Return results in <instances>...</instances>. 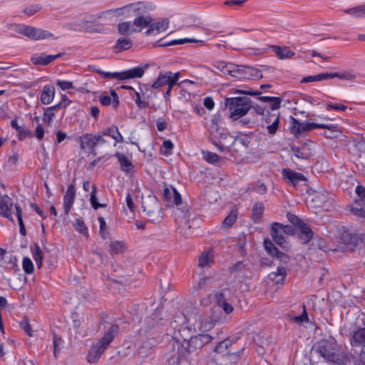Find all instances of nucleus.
I'll use <instances>...</instances> for the list:
<instances>
[{"label":"nucleus","mask_w":365,"mask_h":365,"mask_svg":"<svg viewBox=\"0 0 365 365\" xmlns=\"http://www.w3.org/2000/svg\"><path fill=\"white\" fill-rule=\"evenodd\" d=\"M217 321V317L213 318L207 314L197 312L189 319H187L184 314H180L178 316L175 317L174 322H180L182 325L187 323L190 325L195 331L203 333L212 329Z\"/></svg>","instance_id":"nucleus-1"},{"label":"nucleus","mask_w":365,"mask_h":365,"mask_svg":"<svg viewBox=\"0 0 365 365\" xmlns=\"http://www.w3.org/2000/svg\"><path fill=\"white\" fill-rule=\"evenodd\" d=\"M317 351L327 361L337 364L342 363L345 359L344 353L334 340H321L318 343Z\"/></svg>","instance_id":"nucleus-2"},{"label":"nucleus","mask_w":365,"mask_h":365,"mask_svg":"<svg viewBox=\"0 0 365 365\" xmlns=\"http://www.w3.org/2000/svg\"><path fill=\"white\" fill-rule=\"evenodd\" d=\"M225 104L230 112V118L236 120L245 115L253 107L248 97H235L225 98Z\"/></svg>","instance_id":"nucleus-3"},{"label":"nucleus","mask_w":365,"mask_h":365,"mask_svg":"<svg viewBox=\"0 0 365 365\" xmlns=\"http://www.w3.org/2000/svg\"><path fill=\"white\" fill-rule=\"evenodd\" d=\"M118 331V327L112 324L109 329L104 334L103 336L96 344L93 345L88 352L87 359L89 363H95L100 358L102 353L113 341L114 335Z\"/></svg>","instance_id":"nucleus-4"},{"label":"nucleus","mask_w":365,"mask_h":365,"mask_svg":"<svg viewBox=\"0 0 365 365\" xmlns=\"http://www.w3.org/2000/svg\"><path fill=\"white\" fill-rule=\"evenodd\" d=\"M294 234V229L291 225H284L279 222L271 225L270 235L273 241L284 249H288L287 238L289 235Z\"/></svg>","instance_id":"nucleus-5"},{"label":"nucleus","mask_w":365,"mask_h":365,"mask_svg":"<svg viewBox=\"0 0 365 365\" xmlns=\"http://www.w3.org/2000/svg\"><path fill=\"white\" fill-rule=\"evenodd\" d=\"M93 71L98 73L103 78H114L119 81L141 78L145 70L143 67L138 66L121 72H106L100 68L93 67Z\"/></svg>","instance_id":"nucleus-6"},{"label":"nucleus","mask_w":365,"mask_h":365,"mask_svg":"<svg viewBox=\"0 0 365 365\" xmlns=\"http://www.w3.org/2000/svg\"><path fill=\"white\" fill-rule=\"evenodd\" d=\"M138 3L143 4L144 9L135 13V18L133 21L136 32H140L143 29L147 28L153 21L152 16L148 14L149 11L155 9V6L148 1H140Z\"/></svg>","instance_id":"nucleus-7"},{"label":"nucleus","mask_w":365,"mask_h":365,"mask_svg":"<svg viewBox=\"0 0 365 365\" xmlns=\"http://www.w3.org/2000/svg\"><path fill=\"white\" fill-rule=\"evenodd\" d=\"M15 31L34 41L57 39V37H55L50 31L31 26L19 24L16 26Z\"/></svg>","instance_id":"nucleus-8"},{"label":"nucleus","mask_w":365,"mask_h":365,"mask_svg":"<svg viewBox=\"0 0 365 365\" xmlns=\"http://www.w3.org/2000/svg\"><path fill=\"white\" fill-rule=\"evenodd\" d=\"M314 128H324L331 131L336 130V126L329 124L314 123H300L296 118L291 117V133L295 135H301L303 133L313 130Z\"/></svg>","instance_id":"nucleus-9"},{"label":"nucleus","mask_w":365,"mask_h":365,"mask_svg":"<svg viewBox=\"0 0 365 365\" xmlns=\"http://www.w3.org/2000/svg\"><path fill=\"white\" fill-rule=\"evenodd\" d=\"M175 215L176 222L181 230L190 229L197 225L200 221V218L187 210H184L177 208L175 210Z\"/></svg>","instance_id":"nucleus-10"},{"label":"nucleus","mask_w":365,"mask_h":365,"mask_svg":"<svg viewBox=\"0 0 365 365\" xmlns=\"http://www.w3.org/2000/svg\"><path fill=\"white\" fill-rule=\"evenodd\" d=\"M144 9L143 4L138 1L113 9L115 20L119 18L128 19L135 16V13Z\"/></svg>","instance_id":"nucleus-11"},{"label":"nucleus","mask_w":365,"mask_h":365,"mask_svg":"<svg viewBox=\"0 0 365 365\" xmlns=\"http://www.w3.org/2000/svg\"><path fill=\"white\" fill-rule=\"evenodd\" d=\"M180 78V72L173 73L171 71H167L165 73L160 72L158 78L152 84L151 88L154 89H158L161 87L168 86H174L177 84L178 81Z\"/></svg>","instance_id":"nucleus-12"},{"label":"nucleus","mask_w":365,"mask_h":365,"mask_svg":"<svg viewBox=\"0 0 365 365\" xmlns=\"http://www.w3.org/2000/svg\"><path fill=\"white\" fill-rule=\"evenodd\" d=\"M235 137L227 132L221 133L220 135H213V137L210 138L212 144L221 152L230 148L235 144Z\"/></svg>","instance_id":"nucleus-13"},{"label":"nucleus","mask_w":365,"mask_h":365,"mask_svg":"<svg viewBox=\"0 0 365 365\" xmlns=\"http://www.w3.org/2000/svg\"><path fill=\"white\" fill-rule=\"evenodd\" d=\"M212 339L213 337L210 334H199L192 336L189 340L184 339L183 346L187 349V351L190 353L194 351L192 346L201 347L203 344L209 343Z\"/></svg>","instance_id":"nucleus-14"},{"label":"nucleus","mask_w":365,"mask_h":365,"mask_svg":"<svg viewBox=\"0 0 365 365\" xmlns=\"http://www.w3.org/2000/svg\"><path fill=\"white\" fill-rule=\"evenodd\" d=\"M264 248L267 252L272 255L273 257L278 259L284 265L286 266L290 261V257L288 255L279 251L272 243L269 239H265L264 240Z\"/></svg>","instance_id":"nucleus-15"},{"label":"nucleus","mask_w":365,"mask_h":365,"mask_svg":"<svg viewBox=\"0 0 365 365\" xmlns=\"http://www.w3.org/2000/svg\"><path fill=\"white\" fill-rule=\"evenodd\" d=\"M282 173L286 182L294 187H297L300 182L307 180L306 177L303 174L289 168L283 169Z\"/></svg>","instance_id":"nucleus-16"},{"label":"nucleus","mask_w":365,"mask_h":365,"mask_svg":"<svg viewBox=\"0 0 365 365\" xmlns=\"http://www.w3.org/2000/svg\"><path fill=\"white\" fill-rule=\"evenodd\" d=\"M63 55L64 53H58L55 55H47L46 53H34L31 57V61L34 65L46 66Z\"/></svg>","instance_id":"nucleus-17"},{"label":"nucleus","mask_w":365,"mask_h":365,"mask_svg":"<svg viewBox=\"0 0 365 365\" xmlns=\"http://www.w3.org/2000/svg\"><path fill=\"white\" fill-rule=\"evenodd\" d=\"M237 74L239 76H235V78H262V74L260 71L257 68L246 66H239L238 65V72Z\"/></svg>","instance_id":"nucleus-18"},{"label":"nucleus","mask_w":365,"mask_h":365,"mask_svg":"<svg viewBox=\"0 0 365 365\" xmlns=\"http://www.w3.org/2000/svg\"><path fill=\"white\" fill-rule=\"evenodd\" d=\"M12 206V201L8 196H4L0 198V215L14 222L11 212Z\"/></svg>","instance_id":"nucleus-19"},{"label":"nucleus","mask_w":365,"mask_h":365,"mask_svg":"<svg viewBox=\"0 0 365 365\" xmlns=\"http://www.w3.org/2000/svg\"><path fill=\"white\" fill-rule=\"evenodd\" d=\"M214 67L225 75H230L233 77L239 76L237 74L238 65H235L232 63L219 61L214 65Z\"/></svg>","instance_id":"nucleus-20"},{"label":"nucleus","mask_w":365,"mask_h":365,"mask_svg":"<svg viewBox=\"0 0 365 365\" xmlns=\"http://www.w3.org/2000/svg\"><path fill=\"white\" fill-rule=\"evenodd\" d=\"M287 266L279 265L275 272H272L269 274L271 281L274 282L276 284L283 285L284 279L287 275Z\"/></svg>","instance_id":"nucleus-21"},{"label":"nucleus","mask_w":365,"mask_h":365,"mask_svg":"<svg viewBox=\"0 0 365 365\" xmlns=\"http://www.w3.org/2000/svg\"><path fill=\"white\" fill-rule=\"evenodd\" d=\"M76 189L73 184L70 185L66 190L63 197V209L66 215H68L74 202Z\"/></svg>","instance_id":"nucleus-22"},{"label":"nucleus","mask_w":365,"mask_h":365,"mask_svg":"<svg viewBox=\"0 0 365 365\" xmlns=\"http://www.w3.org/2000/svg\"><path fill=\"white\" fill-rule=\"evenodd\" d=\"M264 121L266 123L269 124L267 126L268 133L269 134H274L279 128V114L268 113L267 115L264 118Z\"/></svg>","instance_id":"nucleus-23"},{"label":"nucleus","mask_w":365,"mask_h":365,"mask_svg":"<svg viewBox=\"0 0 365 365\" xmlns=\"http://www.w3.org/2000/svg\"><path fill=\"white\" fill-rule=\"evenodd\" d=\"M55 96V88L51 85H46L41 94V101L44 105L51 103Z\"/></svg>","instance_id":"nucleus-24"},{"label":"nucleus","mask_w":365,"mask_h":365,"mask_svg":"<svg viewBox=\"0 0 365 365\" xmlns=\"http://www.w3.org/2000/svg\"><path fill=\"white\" fill-rule=\"evenodd\" d=\"M133 46V41L128 36H123L121 38H119L114 46H113V51L115 53H120L123 51H125L131 48Z\"/></svg>","instance_id":"nucleus-25"},{"label":"nucleus","mask_w":365,"mask_h":365,"mask_svg":"<svg viewBox=\"0 0 365 365\" xmlns=\"http://www.w3.org/2000/svg\"><path fill=\"white\" fill-rule=\"evenodd\" d=\"M81 140V148L83 150L91 149L94 150L96 146V135L86 133L80 137Z\"/></svg>","instance_id":"nucleus-26"},{"label":"nucleus","mask_w":365,"mask_h":365,"mask_svg":"<svg viewBox=\"0 0 365 365\" xmlns=\"http://www.w3.org/2000/svg\"><path fill=\"white\" fill-rule=\"evenodd\" d=\"M118 31L123 36H128L133 33H137L131 21H125L120 22L117 26Z\"/></svg>","instance_id":"nucleus-27"},{"label":"nucleus","mask_w":365,"mask_h":365,"mask_svg":"<svg viewBox=\"0 0 365 365\" xmlns=\"http://www.w3.org/2000/svg\"><path fill=\"white\" fill-rule=\"evenodd\" d=\"M103 135H109L114 140V146L116 145L118 143H123V138L122 135L120 133L118 128L117 126L112 125L106 129H105L103 131Z\"/></svg>","instance_id":"nucleus-28"},{"label":"nucleus","mask_w":365,"mask_h":365,"mask_svg":"<svg viewBox=\"0 0 365 365\" xmlns=\"http://www.w3.org/2000/svg\"><path fill=\"white\" fill-rule=\"evenodd\" d=\"M351 212L358 217H365V199L355 201L351 207Z\"/></svg>","instance_id":"nucleus-29"},{"label":"nucleus","mask_w":365,"mask_h":365,"mask_svg":"<svg viewBox=\"0 0 365 365\" xmlns=\"http://www.w3.org/2000/svg\"><path fill=\"white\" fill-rule=\"evenodd\" d=\"M298 229L299 231L298 235L302 243H307L311 240L313 237V233L307 225L303 223Z\"/></svg>","instance_id":"nucleus-30"},{"label":"nucleus","mask_w":365,"mask_h":365,"mask_svg":"<svg viewBox=\"0 0 365 365\" xmlns=\"http://www.w3.org/2000/svg\"><path fill=\"white\" fill-rule=\"evenodd\" d=\"M351 344L353 346H365V328H360L354 333Z\"/></svg>","instance_id":"nucleus-31"},{"label":"nucleus","mask_w":365,"mask_h":365,"mask_svg":"<svg viewBox=\"0 0 365 365\" xmlns=\"http://www.w3.org/2000/svg\"><path fill=\"white\" fill-rule=\"evenodd\" d=\"M272 49L279 59H288L292 58L294 53L288 47L272 46Z\"/></svg>","instance_id":"nucleus-32"},{"label":"nucleus","mask_w":365,"mask_h":365,"mask_svg":"<svg viewBox=\"0 0 365 365\" xmlns=\"http://www.w3.org/2000/svg\"><path fill=\"white\" fill-rule=\"evenodd\" d=\"M111 96H105L99 97L101 103L103 106L113 105V107H117L119 103V98L115 91H112Z\"/></svg>","instance_id":"nucleus-33"},{"label":"nucleus","mask_w":365,"mask_h":365,"mask_svg":"<svg viewBox=\"0 0 365 365\" xmlns=\"http://www.w3.org/2000/svg\"><path fill=\"white\" fill-rule=\"evenodd\" d=\"M115 156L117 157L120 164L122 170L130 173L133 169V165L130 160L124 155L120 153H116Z\"/></svg>","instance_id":"nucleus-34"},{"label":"nucleus","mask_w":365,"mask_h":365,"mask_svg":"<svg viewBox=\"0 0 365 365\" xmlns=\"http://www.w3.org/2000/svg\"><path fill=\"white\" fill-rule=\"evenodd\" d=\"M214 262L212 251L202 252L199 257V266L201 267H210Z\"/></svg>","instance_id":"nucleus-35"},{"label":"nucleus","mask_w":365,"mask_h":365,"mask_svg":"<svg viewBox=\"0 0 365 365\" xmlns=\"http://www.w3.org/2000/svg\"><path fill=\"white\" fill-rule=\"evenodd\" d=\"M93 18L95 19H100L103 22H110L115 20L113 9L98 12L93 16Z\"/></svg>","instance_id":"nucleus-36"},{"label":"nucleus","mask_w":365,"mask_h":365,"mask_svg":"<svg viewBox=\"0 0 365 365\" xmlns=\"http://www.w3.org/2000/svg\"><path fill=\"white\" fill-rule=\"evenodd\" d=\"M185 43H200L201 45H203L204 41L197 40L195 38H185L173 40V41H170L168 42H165L164 43L160 44L159 46L166 47V46H170L182 44Z\"/></svg>","instance_id":"nucleus-37"},{"label":"nucleus","mask_w":365,"mask_h":365,"mask_svg":"<svg viewBox=\"0 0 365 365\" xmlns=\"http://www.w3.org/2000/svg\"><path fill=\"white\" fill-rule=\"evenodd\" d=\"M336 77L341 80L353 81L356 79L357 75L351 71H345L341 73H330L331 78Z\"/></svg>","instance_id":"nucleus-38"},{"label":"nucleus","mask_w":365,"mask_h":365,"mask_svg":"<svg viewBox=\"0 0 365 365\" xmlns=\"http://www.w3.org/2000/svg\"><path fill=\"white\" fill-rule=\"evenodd\" d=\"M109 248V252L111 255H118L123 253L126 250L127 247L123 242L115 241L110 244Z\"/></svg>","instance_id":"nucleus-39"},{"label":"nucleus","mask_w":365,"mask_h":365,"mask_svg":"<svg viewBox=\"0 0 365 365\" xmlns=\"http://www.w3.org/2000/svg\"><path fill=\"white\" fill-rule=\"evenodd\" d=\"M264 207L262 202H257L252 207V219L255 222H258L264 213Z\"/></svg>","instance_id":"nucleus-40"},{"label":"nucleus","mask_w":365,"mask_h":365,"mask_svg":"<svg viewBox=\"0 0 365 365\" xmlns=\"http://www.w3.org/2000/svg\"><path fill=\"white\" fill-rule=\"evenodd\" d=\"M151 26L154 29L155 34L165 31L169 26V21L167 19H163L155 22H151Z\"/></svg>","instance_id":"nucleus-41"},{"label":"nucleus","mask_w":365,"mask_h":365,"mask_svg":"<svg viewBox=\"0 0 365 365\" xmlns=\"http://www.w3.org/2000/svg\"><path fill=\"white\" fill-rule=\"evenodd\" d=\"M330 78V73H322L314 76H308L302 80V83H310L314 81H322Z\"/></svg>","instance_id":"nucleus-42"},{"label":"nucleus","mask_w":365,"mask_h":365,"mask_svg":"<svg viewBox=\"0 0 365 365\" xmlns=\"http://www.w3.org/2000/svg\"><path fill=\"white\" fill-rule=\"evenodd\" d=\"M327 200V192H316L312 197V202H314L317 207H324Z\"/></svg>","instance_id":"nucleus-43"},{"label":"nucleus","mask_w":365,"mask_h":365,"mask_svg":"<svg viewBox=\"0 0 365 365\" xmlns=\"http://www.w3.org/2000/svg\"><path fill=\"white\" fill-rule=\"evenodd\" d=\"M151 201L153 204V208H150L144 204L143 205V211L146 212L147 215L150 217H152L153 215H154L155 213L158 215L160 214V207H159V204H158L157 200L155 198H153V199H151Z\"/></svg>","instance_id":"nucleus-44"},{"label":"nucleus","mask_w":365,"mask_h":365,"mask_svg":"<svg viewBox=\"0 0 365 365\" xmlns=\"http://www.w3.org/2000/svg\"><path fill=\"white\" fill-rule=\"evenodd\" d=\"M32 255L34 259L35 260L36 263L37 267L39 269L42 267L43 262V252L41 250L39 246L36 244H35V248L32 249Z\"/></svg>","instance_id":"nucleus-45"},{"label":"nucleus","mask_w":365,"mask_h":365,"mask_svg":"<svg viewBox=\"0 0 365 365\" xmlns=\"http://www.w3.org/2000/svg\"><path fill=\"white\" fill-rule=\"evenodd\" d=\"M207 128L211 134V137H213V135H217L220 127H219V118L216 116H213L207 123Z\"/></svg>","instance_id":"nucleus-46"},{"label":"nucleus","mask_w":365,"mask_h":365,"mask_svg":"<svg viewBox=\"0 0 365 365\" xmlns=\"http://www.w3.org/2000/svg\"><path fill=\"white\" fill-rule=\"evenodd\" d=\"M97 187L96 185H92V191L91 193V203L93 209L97 210L99 207H106V204H101L98 202V199L96 197Z\"/></svg>","instance_id":"nucleus-47"},{"label":"nucleus","mask_w":365,"mask_h":365,"mask_svg":"<svg viewBox=\"0 0 365 365\" xmlns=\"http://www.w3.org/2000/svg\"><path fill=\"white\" fill-rule=\"evenodd\" d=\"M42 9L39 4H32L25 7L23 12L28 16H32Z\"/></svg>","instance_id":"nucleus-48"},{"label":"nucleus","mask_w":365,"mask_h":365,"mask_svg":"<svg viewBox=\"0 0 365 365\" xmlns=\"http://www.w3.org/2000/svg\"><path fill=\"white\" fill-rule=\"evenodd\" d=\"M231 345L229 340H224L220 342L215 348L214 351L222 355L228 354L227 349Z\"/></svg>","instance_id":"nucleus-49"},{"label":"nucleus","mask_w":365,"mask_h":365,"mask_svg":"<svg viewBox=\"0 0 365 365\" xmlns=\"http://www.w3.org/2000/svg\"><path fill=\"white\" fill-rule=\"evenodd\" d=\"M344 12L355 18H361L364 16L362 6H357L351 9H345Z\"/></svg>","instance_id":"nucleus-50"},{"label":"nucleus","mask_w":365,"mask_h":365,"mask_svg":"<svg viewBox=\"0 0 365 365\" xmlns=\"http://www.w3.org/2000/svg\"><path fill=\"white\" fill-rule=\"evenodd\" d=\"M16 212V217L18 218L19 225L20 227V233L25 236L26 234V228L23 222L22 218V210L21 207L19 205H15Z\"/></svg>","instance_id":"nucleus-51"},{"label":"nucleus","mask_w":365,"mask_h":365,"mask_svg":"<svg viewBox=\"0 0 365 365\" xmlns=\"http://www.w3.org/2000/svg\"><path fill=\"white\" fill-rule=\"evenodd\" d=\"M84 30L88 33H101L103 29L91 21H85Z\"/></svg>","instance_id":"nucleus-52"},{"label":"nucleus","mask_w":365,"mask_h":365,"mask_svg":"<svg viewBox=\"0 0 365 365\" xmlns=\"http://www.w3.org/2000/svg\"><path fill=\"white\" fill-rule=\"evenodd\" d=\"M293 155L299 159H307L309 156V153L306 152L304 148L299 147H292L291 148Z\"/></svg>","instance_id":"nucleus-53"},{"label":"nucleus","mask_w":365,"mask_h":365,"mask_svg":"<svg viewBox=\"0 0 365 365\" xmlns=\"http://www.w3.org/2000/svg\"><path fill=\"white\" fill-rule=\"evenodd\" d=\"M237 217V212L234 210H232L231 212L223 220L222 225L227 227H230L235 222Z\"/></svg>","instance_id":"nucleus-54"},{"label":"nucleus","mask_w":365,"mask_h":365,"mask_svg":"<svg viewBox=\"0 0 365 365\" xmlns=\"http://www.w3.org/2000/svg\"><path fill=\"white\" fill-rule=\"evenodd\" d=\"M173 149V143L170 140H164L161 148V153L165 155H170Z\"/></svg>","instance_id":"nucleus-55"},{"label":"nucleus","mask_w":365,"mask_h":365,"mask_svg":"<svg viewBox=\"0 0 365 365\" xmlns=\"http://www.w3.org/2000/svg\"><path fill=\"white\" fill-rule=\"evenodd\" d=\"M204 159L209 163H215L219 160V156L210 151H203L202 152Z\"/></svg>","instance_id":"nucleus-56"},{"label":"nucleus","mask_w":365,"mask_h":365,"mask_svg":"<svg viewBox=\"0 0 365 365\" xmlns=\"http://www.w3.org/2000/svg\"><path fill=\"white\" fill-rule=\"evenodd\" d=\"M22 266H23L24 271L26 274H30L33 273L34 264L30 258H29L27 257H24L23 259Z\"/></svg>","instance_id":"nucleus-57"},{"label":"nucleus","mask_w":365,"mask_h":365,"mask_svg":"<svg viewBox=\"0 0 365 365\" xmlns=\"http://www.w3.org/2000/svg\"><path fill=\"white\" fill-rule=\"evenodd\" d=\"M73 226L80 233L86 235L88 234V229L83 221L76 219L73 223Z\"/></svg>","instance_id":"nucleus-58"},{"label":"nucleus","mask_w":365,"mask_h":365,"mask_svg":"<svg viewBox=\"0 0 365 365\" xmlns=\"http://www.w3.org/2000/svg\"><path fill=\"white\" fill-rule=\"evenodd\" d=\"M212 279L211 277H203V278H201L197 285L194 286L193 287V289H204L207 285L210 284L212 283Z\"/></svg>","instance_id":"nucleus-59"},{"label":"nucleus","mask_w":365,"mask_h":365,"mask_svg":"<svg viewBox=\"0 0 365 365\" xmlns=\"http://www.w3.org/2000/svg\"><path fill=\"white\" fill-rule=\"evenodd\" d=\"M55 116V114L53 112L48 110V108H46L45 112L43 113V121L50 125L53 121V118Z\"/></svg>","instance_id":"nucleus-60"},{"label":"nucleus","mask_w":365,"mask_h":365,"mask_svg":"<svg viewBox=\"0 0 365 365\" xmlns=\"http://www.w3.org/2000/svg\"><path fill=\"white\" fill-rule=\"evenodd\" d=\"M175 190H176L174 187H165L163 190V196L165 200H166L168 202H172V198L175 195Z\"/></svg>","instance_id":"nucleus-61"},{"label":"nucleus","mask_w":365,"mask_h":365,"mask_svg":"<svg viewBox=\"0 0 365 365\" xmlns=\"http://www.w3.org/2000/svg\"><path fill=\"white\" fill-rule=\"evenodd\" d=\"M326 108L328 110H336L345 111L347 109V107L344 105H341V104H338V103H329L326 105Z\"/></svg>","instance_id":"nucleus-62"},{"label":"nucleus","mask_w":365,"mask_h":365,"mask_svg":"<svg viewBox=\"0 0 365 365\" xmlns=\"http://www.w3.org/2000/svg\"><path fill=\"white\" fill-rule=\"evenodd\" d=\"M135 102L138 108H144L148 106V103L145 101L141 100V93L140 92L135 91Z\"/></svg>","instance_id":"nucleus-63"},{"label":"nucleus","mask_w":365,"mask_h":365,"mask_svg":"<svg viewBox=\"0 0 365 365\" xmlns=\"http://www.w3.org/2000/svg\"><path fill=\"white\" fill-rule=\"evenodd\" d=\"M56 85L58 86L63 91L71 89L73 88V83L71 81H67L58 80L56 81Z\"/></svg>","instance_id":"nucleus-64"}]
</instances>
